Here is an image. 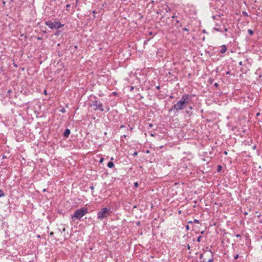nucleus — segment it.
<instances>
[{
  "instance_id": "1",
  "label": "nucleus",
  "mask_w": 262,
  "mask_h": 262,
  "mask_svg": "<svg viewBox=\"0 0 262 262\" xmlns=\"http://www.w3.org/2000/svg\"><path fill=\"white\" fill-rule=\"evenodd\" d=\"M191 96L188 94L183 95L181 99L172 106L171 110H175L178 112L183 110L189 103V102L191 101Z\"/></svg>"
},
{
  "instance_id": "2",
  "label": "nucleus",
  "mask_w": 262,
  "mask_h": 262,
  "mask_svg": "<svg viewBox=\"0 0 262 262\" xmlns=\"http://www.w3.org/2000/svg\"><path fill=\"white\" fill-rule=\"evenodd\" d=\"M88 212V209L86 208H81L77 209L75 211L74 214L71 215V219L74 222L76 219L80 220Z\"/></svg>"
},
{
  "instance_id": "3",
  "label": "nucleus",
  "mask_w": 262,
  "mask_h": 262,
  "mask_svg": "<svg viewBox=\"0 0 262 262\" xmlns=\"http://www.w3.org/2000/svg\"><path fill=\"white\" fill-rule=\"evenodd\" d=\"M111 213V211L107 208H103L100 211L97 213V217L100 220H103L108 216Z\"/></svg>"
},
{
  "instance_id": "4",
  "label": "nucleus",
  "mask_w": 262,
  "mask_h": 262,
  "mask_svg": "<svg viewBox=\"0 0 262 262\" xmlns=\"http://www.w3.org/2000/svg\"><path fill=\"white\" fill-rule=\"evenodd\" d=\"M46 25L48 26L51 29H59L61 27L63 26V25L61 24L60 23L56 21V22H52L51 20L47 21L46 22Z\"/></svg>"
},
{
  "instance_id": "5",
  "label": "nucleus",
  "mask_w": 262,
  "mask_h": 262,
  "mask_svg": "<svg viewBox=\"0 0 262 262\" xmlns=\"http://www.w3.org/2000/svg\"><path fill=\"white\" fill-rule=\"evenodd\" d=\"M93 105L95 106V110H99L100 111H104V109L103 108V105L102 103L100 102H99L98 101H94L93 103Z\"/></svg>"
},
{
  "instance_id": "6",
  "label": "nucleus",
  "mask_w": 262,
  "mask_h": 262,
  "mask_svg": "<svg viewBox=\"0 0 262 262\" xmlns=\"http://www.w3.org/2000/svg\"><path fill=\"white\" fill-rule=\"evenodd\" d=\"M70 130L68 128L66 129L65 130H64V132L63 133V135L65 137H68L69 135L70 134Z\"/></svg>"
},
{
  "instance_id": "7",
  "label": "nucleus",
  "mask_w": 262,
  "mask_h": 262,
  "mask_svg": "<svg viewBox=\"0 0 262 262\" xmlns=\"http://www.w3.org/2000/svg\"><path fill=\"white\" fill-rule=\"evenodd\" d=\"M227 51V48L225 45H223L221 47V49L220 50L221 53H224Z\"/></svg>"
},
{
  "instance_id": "8",
  "label": "nucleus",
  "mask_w": 262,
  "mask_h": 262,
  "mask_svg": "<svg viewBox=\"0 0 262 262\" xmlns=\"http://www.w3.org/2000/svg\"><path fill=\"white\" fill-rule=\"evenodd\" d=\"M107 166L109 168H113L114 166V164L113 162H109L107 163Z\"/></svg>"
},
{
  "instance_id": "9",
  "label": "nucleus",
  "mask_w": 262,
  "mask_h": 262,
  "mask_svg": "<svg viewBox=\"0 0 262 262\" xmlns=\"http://www.w3.org/2000/svg\"><path fill=\"white\" fill-rule=\"evenodd\" d=\"M248 32L250 35H252L253 34V31L251 29H248Z\"/></svg>"
},
{
  "instance_id": "10",
  "label": "nucleus",
  "mask_w": 262,
  "mask_h": 262,
  "mask_svg": "<svg viewBox=\"0 0 262 262\" xmlns=\"http://www.w3.org/2000/svg\"><path fill=\"white\" fill-rule=\"evenodd\" d=\"M4 196V193L2 190H0V197Z\"/></svg>"
},
{
  "instance_id": "11",
  "label": "nucleus",
  "mask_w": 262,
  "mask_h": 262,
  "mask_svg": "<svg viewBox=\"0 0 262 262\" xmlns=\"http://www.w3.org/2000/svg\"><path fill=\"white\" fill-rule=\"evenodd\" d=\"M242 13H243V15L245 16H248V13L246 11H243Z\"/></svg>"
},
{
  "instance_id": "12",
  "label": "nucleus",
  "mask_w": 262,
  "mask_h": 262,
  "mask_svg": "<svg viewBox=\"0 0 262 262\" xmlns=\"http://www.w3.org/2000/svg\"><path fill=\"white\" fill-rule=\"evenodd\" d=\"M214 29L216 31L222 32V31L220 28H214Z\"/></svg>"
},
{
  "instance_id": "13",
  "label": "nucleus",
  "mask_w": 262,
  "mask_h": 262,
  "mask_svg": "<svg viewBox=\"0 0 262 262\" xmlns=\"http://www.w3.org/2000/svg\"><path fill=\"white\" fill-rule=\"evenodd\" d=\"M201 237H201V236H199V237H198L197 241H198V242H200L201 241Z\"/></svg>"
},
{
  "instance_id": "14",
  "label": "nucleus",
  "mask_w": 262,
  "mask_h": 262,
  "mask_svg": "<svg viewBox=\"0 0 262 262\" xmlns=\"http://www.w3.org/2000/svg\"><path fill=\"white\" fill-rule=\"evenodd\" d=\"M238 257H239V255L238 254H236L234 256V259H237L238 258Z\"/></svg>"
},
{
  "instance_id": "15",
  "label": "nucleus",
  "mask_w": 262,
  "mask_h": 262,
  "mask_svg": "<svg viewBox=\"0 0 262 262\" xmlns=\"http://www.w3.org/2000/svg\"><path fill=\"white\" fill-rule=\"evenodd\" d=\"M135 187H137L138 186V182H135L134 184Z\"/></svg>"
},
{
  "instance_id": "16",
  "label": "nucleus",
  "mask_w": 262,
  "mask_h": 262,
  "mask_svg": "<svg viewBox=\"0 0 262 262\" xmlns=\"http://www.w3.org/2000/svg\"><path fill=\"white\" fill-rule=\"evenodd\" d=\"M204 262H212V259H209L207 260V261H204Z\"/></svg>"
},
{
  "instance_id": "17",
  "label": "nucleus",
  "mask_w": 262,
  "mask_h": 262,
  "mask_svg": "<svg viewBox=\"0 0 262 262\" xmlns=\"http://www.w3.org/2000/svg\"><path fill=\"white\" fill-rule=\"evenodd\" d=\"M194 222L196 223H199V221L198 220H196L195 219L194 220Z\"/></svg>"
},
{
  "instance_id": "18",
  "label": "nucleus",
  "mask_w": 262,
  "mask_h": 262,
  "mask_svg": "<svg viewBox=\"0 0 262 262\" xmlns=\"http://www.w3.org/2000/svg\"><path fill=\"white\" fill-rule=\"evenodd\" d=\"M221 168H222V166H219V167H218V171L221 170Z\"/></svg>"
},
{
  "instance_id": "19",
  "label": "nucleus",
  "mask_w": 262,
  "mask_h": 262,
  "mask_svg": "<svg viewBox=\"0 0 262 262\" xmlns=\"http://www.w3.org/2000/svg\"><path fill=\"white\" fill-rule=\"evenodd\" d=\"M125 127V126L124 125H121L120 126V128H124Z\"/></svg>"
},
{
  "instance_id": "20",
  "label": "nucleus",
  "mask_w": 262,
  "mask_h": 262,
  "mask_svg": "<svg viewBox=\"0 0 262 262\" xmlns=\"http://www.w3.org/2000/svg\"><path fill=\"white\" fill-rule=\"evenodd\" d=\"M214 86H216V87L217 86H218V83H214Z\"/></svg>"
},
{
  "instance_id": "21",
  "label": "nucleus",
  "mask_w": 262,
  "mask_h": 262,
  "mask_svg": "<svg viewBox=\"0 0 262 262\" xmlns=\"http://www.w3.org/2000/svg\"><path fill=\"white\" fill-rule=\"evenodd\" d=\"M66 7L67 8L70 7V4H68V5H66Z\"/></svg>"
},
{
  "instance_id": "22",
  "label": "nucleus",
  "mask_w": 262,
  "mask_h": 262,
  "mask_svg": "<svg viewBox=\"0 0 262 262\" xmlns=\"http://www.w3.org/2000/svg\"><path fill=\"white\" fill-rule=\"evenodd\" d=\"M236 236L237 237H241V235H240L239 234H237V235H236Z\"/></svg>"
},
{
  "instance_id": "23",
  "label": "nucleus",
  "mask_w": 262,
  "mask_h": 262,
  "mask_svg": "<svg viewBox=\"0 0 262 262\" xmlns=\"http://www.w3.org/2000/svg\"><path fill=\"white\" fill-rule=\"evenodd\" d=\"M50 235H53L54 234V233L53 232H51L50 233Z\"/></svg>"
},
{
  "instance_id": "24",
  "label": "nucleus",
  "mask_w": 262,
  "mask_h": 262,
  "mask_svg": "<svg viewBox=\"0 0 262 262\" xmlns=\"http://www.w3.org/2000/svg\"><path fill=\"white\" fill-rule=\"evenodd\" d=\"M137 151H135L134 154V155H137Z\"/></svg>"
},
{
  "instance_id": "25",
  "label": "nucleus",
  "mask_w": 262,
  "mask_h": 262,
  "mask_svg": "<svg viewBox=\"0 0 262 262\" xmlns=\"http://www.w3.org/2000/svg\"><path fill=\"white\" fill-rule=\"evenodd\" d=\"M228 31V29L227 28H225V31L227 32Z\"/></svg>"
},
{
  "instance_id": "26",
  "label": "nucleus",
  "mask_w": 262,
  "mask_h": 262,
  "mask_svg": "<svg viewBox=\"0 0 262 262\" xmlns=\"http://www.w3.org/2000/svg\"><path fill=\"white\" fill-rule=\"evenodd\" d=\"M134 90V86L131 87V88H130V90H131V91H132V90Z\"/></svg>"
},
{
  "instance_id": "27",
  "label": "nucleus",
  "mask_w": 262,
  "mask_h": 262,
  "mask_svg": "<svg viewBox=\"0 0 262 262\" xmlns=\"http://www.w3.org/2000/svg\"><path fill=\"white\" fill-rule=\"evenodd\" d=\"M239 65H242V61H240V62H239Z\"/></svg>"
},
{
  "instance_id": "28",
  "label": "nucleus",
  "mask_w": 262,
  "mask_h": 262,
  "mask_svg": "<svg viewBox=\"0 0 262 262\" xmlns=\"http://www.w3.org/2000/svg\"><path fill=\"white\" fill-rule=\"evenodd\" d=\"M11 90H9V91H8V93H11Z\"/></svg>"
},
{
  "instance_id": "29",
  "label": "nucleus",
  "mask_w": 262,
  "mask_h": 262,
  "mask_svg": "<svg viewBox=\"0 0 262 262\" xmlns=\"http://www.w3.org/2000/svg\"><path fill=\"white\" fill-rule=\"evenodd\" d=\"M132 129H133V127H130V128H129V130H130V131H132Z\"/></svg>"
},
{
  "instance_id": "30",
  "label": "nucleus",
  "mask_w": 262,
  "mask_h": 262,
  "mask_svg": "<svg viewBox=\"0 0 262 262\" xmlns=\"http://www.w3.org/2000/svg\"><path fill=\"white\" fill-rule=\"evenodd\" d=\"M44 93L45 94H47V91L46 90L44 91Z\"/></svg>"
},
{
  "instance_id": "31",
  "label": "nucleus",
  "mask_w": 262,
  "mask_h": 262,
  "mask_svg": "<svg viewBox=\"0 0 262 262\" xmlns=\"http://www.w3.org/2000/svg\"><path fill=\"white\" fill-rule=\"evenodd\" d=\"M100 162H102L103 161V159H101L100 160Z\"/></svg>"
},
{
  "instance_id": "32",
  "label": "nucleus",
  "mask_w": 262,
  "mask_h": 262,
  "mask_svg": "<svg viewBox=\"0 0 262 262\" xmlns=\"http://www.w3.org/2000/svg\"><path fill=\"white\" fill-rule=\"evenodd\" d=\"M149 126H150V127H152V124H149Z\"/></svg>"
},
{
  "instance_id": "33",
  "label": "nucleus",
  "mask_w": 262,
  "mask_h": 262,
  "mask_svg": "<svg viewBox=\"0 0 262 262\" xmlns=\"http://www.w3.org/2000/svg\"><path fill=\"white\" fill-rule=\"evenodd\" d=\"M46 191V189H44L43 190V191Z\"/></svg>"
},
{
  "instance_id": "34",
  "label": "nucleus",
  "mask_w": 262,
  "mask_h": 262,
  "mask_svg": "<svg viewBox=\"0 0 262 262\" xmlns=\"http://www.w3.org/2000/svg\"><path fill=\"white\" fill-rule=\"evenodd\" d=\"M225 154L226 155H227V151H225Z\"/></svg>"
},
{
  "instance_id": "35",
  "label": "nucleus",
  "mask_w": 262,
  "mask_h": 262,
  "mask_svg": "<svg viewBox=\"0 0 262 262\" xmlns=\"http://www.w3.org/2000/svg\"><path fill=\"white\" fill-rule=\"evenodd\" d=\"M65 230H66V229H65V228H64V229H63V231H65Z\"/></svg>"
}]
</instances>
